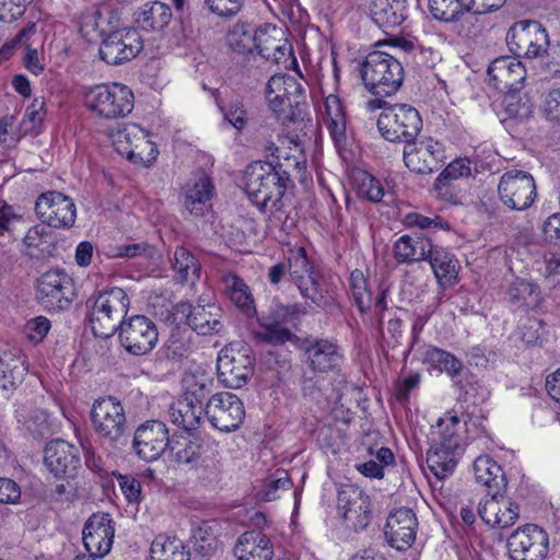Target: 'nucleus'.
<instances>
[{
	"label": "nucleus",
	"mask_w": 560,
	"mask_h": 560,
	"mask_svg": "<svg viewBox=\"0 0 560 560\" xmlns=\"http://www.w3.org/2000/svg\"><path fill=\"white\" fill-rule=\"evenodd\" d=\"M171 441L164 422L148 420L135 430L132 450L139 458L153 462L170 448Z\"/></svg>",
	"instance_id": "20"
},
{
	"label": "nucleus",
	"mask_w": 560,
	"mask_h": 560,
	"mask_svg": "<svg viewBox=\"0 0 560 560\" xmlns=\"http://www.w3.org/2000/svg\"><path fill=\"white\" fill-rule=\"evenodd\" d=\"M369 10L372 21L385 33L401 25L408 15L406 0H373Z\"/></svg>",
	"instance_id": "35"
},
{
	"label": "nucleus",
	"mask_w": 560,
	"mask_h": 560,
	"mask_svg": "<svg viewBox=\"0 0 560 560\" xmlns=\"http://www.w3.org/2000/svg\"><path fill=\"white\" fill-rule=\"evenodd\" d=\"M203 451L202 439L195 435L182 436L180 439H172L170 452L174 460L182 466L195 468L198 466Z\"/></svg>",
	"instance_id": "44"
},
{
	"label": "nucleus",
	"mask_w": 560,
	"mask_h": 560,
	"mask_svg": "<svg viewBox=\"0 0 560 560\" xmlns=\"http://www.w3.org/2000/svg\"><path fill=\"white\" fill-rule=\"evenodd\" d=\"M113 256L116 258H152L154 255V247L150 245L148 242H140L118 245L113 249Z\"/></svg>",
	"instance_id": "58"
},
{
	"label": "nucleus",
	"mask_w": 560,
	"mask_h": 560,
	"mask_svg": "<svg viewBox=\"0 0 560 560\" xmlns=\"http://www.w3.org/2000/svg\"><path fill=\"white\" fill-rule=\"evenodd\" d=\"M432 240L423 232L405 234L394 244L393 253L397 264L411 265L427 260L432 249Z\"/></svg>",
	"instance_id": "33"
},
{
	"label": "nucleus",
	"mask_w": 560,
	"mask_h": 560,
	"mask_svg": "<svg viewBox=\"0 0 560 560\" xmlns=\"http://www.w3.org/2000/svg\"><path fill=\"white\" fill-rule=\"evenodd\" d=\"M351 296L361 313L370 311L372 293L368 287V280L359 269L353 270L349 278Z\"/></svg>",
	"instance_id": "52"
},
{
	"label": "nucleus",
	"mask_w": 560,
	"mask_h": 560,
	"mask_svg": "<svg viewBox=\"0 0 560 560\" xmlns=\"http://www.w3.org/2000/svg\"><path fill=\"white\" fill-rule=\"evenodd\" d=\"M50 327L51 325L48 318L37 316L25 324L24 334L31 341L40 342L48 334Z\"/></svg>",
	"instance_id": "61"
},
{
	"label": "nucleus",
	"mask_w": 560,
	"mask_h": 560,
	"mask_svg": "<svg viewBox=\"0 0 560 560\" xmlns=\"http://www.w3.org/2000/svg\"><path fill=\"white\" fill-rule=\"evenodd\" d=\"M192 310L194 305H191L189 302L180 301L173 305L171 310H167L164 319L170 325L175 326L173 330L180 331L182 325H187L190 327Z\"/></svg>",
	"instance_id": "56"
},
{
	"label": "nucleus",
	"mask_w": 560,
	"mask_h": 560,
	"mask_svg": "<svg viewBox=\"0 0 560 560\" xmlns=\"http://www.w3.org/2000/svg\"><path fill=\"white\" fill-rule=\"evenodd\" d=\"M417 528L418 520L415 512L409 508H399L388 515L385 536L393 548L405 551L413 544Z\"/></svg>",
	"instance_id": "28"
},
{
	"label": "nucleus",
	"mask_w": 560,
	"mask_h": 560,
	"mask_svg": "<svg viewBox=\"0 0 560 560\" xmlns=\"http://www.w3.org/2000/svg\"><path fill=\"white\" fill-rule=\"evenodd\" d=\"M173 270L176 273L177 280L186 282L199 278L200 264L191 252L183 246L176 247L174 252Z\"/></svg>",
	"instance_id": "49"
},
{
	"label": "nucleus",
	"mask_w": 560,
	"mask_h": 560,
	"mask_svg": "<svg viewBox=\"0 0 560 560\" xmlns=\"http://www.w3.org/2000/svg\"><path fill=\"white\" fill-rule=\"evenodd\" d=\"M44 98H35L26 108L23 124L26 131L38 132L46 117Z\"/></svg>",
	"instance_id": "55"
},
{
	"label": "nucleus",
	"mask_w": 560,
	"mask_h": 560,
	"mask_svg": "<svg viewBox=\"0 0 560 560\" xmlns=\"http://www.w3.org/2000/svg\"><path fill=\"white\" fill-rule=\"evenodd\" d=\"M305 314L306 307L300 303L275 304L267 315L256 317L259 328L253 330V336L257 341L271 346L293 341L298 337L289 326L296 327Z\"/></svg>",
	"instance_id": "8"
},
{
	"label": "nucleus",
	"mask_w": 560,
	"mask_h": 560,
	"mask_svg": "<svg viewBox=\"0 0 560 560\" xmlns=\"http://www.w3.org/2000/svg\"><path fill=\"white\" fill-rule=\"evenodd\" d=\"M508 300L511 304L534 308L539 303V292L536 285L524 279H516L508 288Z\"/></svg>",
	"instance_id": "48"
},
{
	"label": "nucleus",
	"mask_w": 560,
	"mask_h": 560,
	"mask_svg": "<svg viewBox=\"0 0 560 560\" xmlns=\"http://www.w3.org/2000/svg\"><path fill=\"white\" fill-rule=\"evenodd\" d=\"M287 260L289 276L303 299L323 310L337 307L334 292L322 282V277L314 270L304 247L290 248Z\"/></svg>",
	"instance_id": "4"
},
{
	"label": "nucleus",
	"mask_w": 560,
	"mask_h": 560,
	"mask_svg": "<svg viewBox=\"0 0 560 560\" xmlns=\"http://www.w3.org/2000/svg\"><path fill=\"white\" fill-rule=\"evenodd\" d=\"M180 331L172 330L168 340L164 346L165 357L173 361H179L189 353L190 346L179 338Z\"/></svg>",
	"instance_id": "59"
},
{
	"label": "nucleus",
	"mask_w": 560,
	"mask_h": 560,
	"mask_svg": "<svg viewBox=\"0 0 560 560\" xmlns=\"http://www.w3.org/2000/svg\"><path fill=\"white\" fill-rule=\"evenodd\" d=\"M304 89L289 74H275L266 84V100L282 125L304 120Z\"/></svg>",
	"instance_id": "6"
},
{
	"label": "nucleus",
	"mask_w": 560,
	"mask_h": 560,
	"mask_svg": "<svg viewBox=\"0 0 560 560\" xmlns=\"http://www.w3.org/2000/svg\"><path fill=\"white\" fill-rule=\"evenodd\" d=\"M171 8L161 1H149L135 13V21L144 31H162L172 20Z\"/></svg>",
	"instance_id": "40"
},
{
	"label": "nucleus",
	"mask_w": 560,
	"mask_h": 560,
	"mask_svg": "<svg viewBox=\"0 0 560 560\" xmlns=\"http://www.w3.org/2000/svg\"><path fill=\"white\" fill-rule=\"evenodd\" d=\"M338 512L354 530L368 527L372 520L371 501L362 489L353 485H347L338 491Z\"/></svg>",
	"instance_id": "21"
},
{
	"label": "nucleus",
	"mask_w": 560,
	"mask_h": 560,
	"mask_svg": "<svg viewBox=\"0 0 560 560\" xmlns=\"http://www.w3.org/2000/svg\"><path fill=\"white\" fill-rule=\"evenodd\" d=\"M460 420L455 412L448 411L436 421L431 433V446L427 452L430 470L444 479L457 465V455L462 450Z\"/></svg>",
	"instance_id": "2"
},
{
	"label": "nucleus",
	"mask_w": 560,
	"mask_h": 560,
	"mask_svg": "<svg viewBox=\"0 0 560 560\" xmlns=\"http://www.w3.org/2000/svg\"><path fill=\"white\" fill-rule=\"evenodd\" d=\"M190 541L194 552L202 558L210 557L218 548L213 526L208 522H202L192 527Z\"/></svg>",
	"instance_id": "50"
},
{
	"label": "nucleus",
	"mask_w": 560,
	"mask_h": 560,
	"mask_svg": "<svg viewBox=\"0 0 560 560\" xmlns=\"http://www.w3.org/2000/svg\"><path fill=\"white\" fill-rule=\"evenodd\" d=\"M117 151L135 164L155 161L159 151L149 139V133L137 124H129L119 130L115 141Z\"/></svg>",
	"instance_id": "22"
},
{
	"label": "nucleus",
	"mask_w": 560,
	"mask_h": 560,
	"mask_svg": "<svg viewBox=\"0 0 560 560\" xmlns=\"http://www.w3.org/2000/svg\"><path fill=\"white\" fill-rule=\"evenodd\" d=\"M471 175L470 161L468 159H455L440 173L435 179V189L442 190L451 180L467 178Z\"/></svg>",
	"instance_id": "53"
},
{
	"label": "nucleus",
	"mask_w": 560,
	"mask_h": 560,
	"mask_svg": "<svg viewBox=\"0 0 560 560\" xmlns=\"http://www.w3.org/2000/svg\"><path fill=\"white\" fill-rule=\"evenodd\" d=\"M182 190L184 207L191 215L205 217L212 210L214 185L212 178L206 172L196 173Z\"/></svg>",
	"instance_id": "27"
},
{
	"label": "nucleus",
	"mask_w": 560,
	"mask_h": 560,
	"mask_svg": "<svg viewBox=\"0 0 560 560\" xmlns=\"http://www.w3.org/2000/svg\"><path fill=\"white\" fill-rule=\"evenodd\" d=\"M326 126L337 145L346 141V115L340 98L330 94L325 102Z\"/></svg>",
	"instance_id": "45"
},
{
	"label": "nucleus",
	"mask_w": 560,
	"mask_h": 560,
	"mask_svg": "<svg viewBox=\"0 0 560 560\" xmlns=\"http://www.w3.org/2000/svg\"><path fill=\"white\" fill-rule=\"evenodd\" d=\"M130 298L118 287L101 291L91 305L90 325L95 337L107 339L114 336L122 319L128 318Z\"/></svg>",
	"instance_id": "5"
},
{
	"label": "nucleus",
	"mask_w": 560,
	"mask_h": 560,
	"mask_svg": "<svg viewBox=\"0 0 560 560\" xmlns=\"http://www.w3.org/2000/svg\"><path fill=\"white\" fill-rule=\"evenodd\" d=\"M427 260L441 285L453 284L457 277L458 260L444 247L432 245Z\"/></svg>",
	"instance_id": "42"
},
{
	"label": "nucleus",
	"mask_w": 560,
	"mask_h": 560,
	"mask_svg": "<svg viewBox=\"0 0 560 560\" xmlns=\"http://www.w3.org/2000/svg\"><path fill=\"white\" fill-rule=\"evenodd\" d=\"M238 560H271L273 545L268 536L259 530L245 532L234 547Z\"/></svg>",
	"instance_id": "36"
},
{
	"label": "nucleus",
	"mask_w": 560,
	"mask_h": 560,
	"mask_svg": "<svg viewBox=\"0 0 560 560\" xmlns=\"http://www.w3.org/2000/svg\"><path fill=\"white\" fill-rule=\"evenodd\" d=\"M222 311L214 303L194 305L190 323L191 330L201 336L219 334L223 330Z\"/></svg>",
	"instance_id": "39"
},
{
	"label": "nucleus",
	"mask_w": 560,
	"mask_h": 560,
	"mask_svg": "<svg viewBox=\"0 0 560 560\" xmlns=\"http://www.w3.org/2000/svg\"><path fill=\"white\" fill-rule=\"evenodd\" d=\"M479 517L489 526L508 528L512 526L520 516V508L516 503L499 497H490L478 505Z\"/></svg>",
	"instance_id": "31"
},
{
	"label": "nucleus",
	"mask_w": 560,
	"mask_h": 560,
	"mask_svg": "<svg viewBox=\"0 0 560 560\" xmlns=\"http://www.w3.org/2000/svg\"><path fill=\"white\" fill-rule=\"evenodd\" d=\"M377 129L387 141L406 144L419 136L422 118L409 104L388 105L377 118Z\"/></svg>",
	"instance_id": "10"
},
{
	"label": "nucleus",
	"mask_w": 560,
	"mask_h": 560,
	"mask_svg": "<svg viewBox=\"0 0 560 560\" xmlns=\"http://www.w3.org/2000/svg\"><path fill=\"white\" fill-rule=\"evenodd\" d=\"M476 482L486 488L488 495L499 497L506 489L508 480L502 467L489 455L478 456L472 465Z\"/></svg>",
	"instance_id": "32"
},
{
	"label": "nucleus",
	"mask_w": 560,
	"mask_h": 560,
	"mask_svg": "<svg viewBox=\"0 0 560 560\" xmlns=\"http://www.w3.org/2000/svg\"><path fill=\"white\" fill-rule=\"evenodd\" d=\"M75 298L74 280L63 269H50L37 279V299L49 311L68 310Z\"/></svg>",
	"instance_id": "12"
},
{
	"label": "nucleus",
	"mask_w": 560,
	"mask_h": 560,
	"mask_svg": "<svg viewBox=\"0 0 560 560\" xmlns=\"http://www.w3.org/2000/svg\"><path fill=\"white\" fill-rule=\"evenodd\" d=\"M361 196L365 197L372 202L382 201L385 192L382 183L374 176L364 173L359 188Z\"/></svg>",
	"instance_id": "60"
},
{
	"label": "nucleus",
	"mask_w": 560,
	"mask_h": 560,
	"mask_svg": "<svg viewBox=\"0 0 560 560\" xmlns=\"http://www.w3.org/2000/svg\"><path fill=\"white\" fill-rule=\"evenodd\" d=\"M114 537V521L108 513L97 512L85 521L82 529V540L84 548L91 556L105 557L112 549Z\"/></svg>",
	"instance_id": "24"
},
{
	"label": "nucleus",
	"mask_w": 560,
	"mask_h": 560,
	"mask_svg": "<svg viewBox=\"0 0 560 560\" xmlns=\"http://www.w3.org/2000/svg\"><path fill=\"white\" fill-rule=\"evenodd\" d=\"M205 7L217 16L231 19L244 7V0H203Z\"/></svg>",
	"instance_id": "57"
},
{
	"label": "nucleus",
	"mask_w": 560,
	"mask_h": 560,
	"mask_svg": "<svg viewBox=\"0 0 560 560\" xmlns=\"http://www.w3.org/2000/svg\"><path fill=\"white\" fill-rule=\"evenodd\" d=\"M184 385L183 398H187L195 405L205 406V401L212 393L213 380L206 373H191L185 376Z\"/></svg>",
	"instance_id": "47"
},
{
	"label": "nucleus",
	"mask_w": 560,
	"mask_h": 560,
	"mask_svg": "<svg viewBox=\"0 0 560 560\" xmlns=\"http://www.w3.org/2000/svg\"><path fill=\"white\" fill-rule=\"evenodd\" d=\"M226 43L237 54L252 52L255 48L262 58H270L267 48H262L258 43L257 28L249 23H235L228 32Z\"/></svg>",
	"instance_id": "38"
},
{
	"label": "nucleus",
	"mask_w": 560,
	"mask_h": 560,
	"mask_svg": "<svg viewBox=\"0 0 560 560\" xmlns=\"http://www.w3.org/2000/svg\"><path fill=\"white\" fill-rule=\"evenodd\" d=\"M27 370L26 358L20 349L3 351L0 354V388H16L23 382Z\"/></svg>",
	"instance_id": "37"
},
{
	"label": "nucleus",
	"mask_w": 560,
	"mask_h": 560,
	"mask_svg": "<svg viewBox=\"0 0 560 560\" xmlns=\"http://www.w3.org/2000/svg\"><path fill=\"white\" fill-rule=\"evenodd\" d=\"M423 362L439 372H444L452 377L454 385L462 390L463 384L458 378L463 371L462 361L453 353L441 348L429 346L424 352Z\"/></svg>",
	"instance_id": "41"
},
{
	"label": "nucleus",
	"mask_w": 560,
	"mask_h": 560,
	"mask_svg": "<svg viewBox=\"0 0 560 560\" xmlns=\"http://www.w3.org/2000/svg\"><path fill=\"white\" fill-rule=\"evenodd\" d=\"M405 165L413 173L430 174L443 165L445 160L444 147L441 142L428 137L417 138L404 147Z\"/></svg>",
	"instance_id": "19"
},
{
	"label": "nucleus",
	"mask_w": 560,
	"mask_h": 560,
	"mask_svg": "<svg viewBox=\"0 0 560 560\" xmlns=\"http://www.w3.org/2000/svg\"><path fill=\"white\" fill-rule=\"evenodd\" d=\"M224 118L237 130H243L248 121L247 112L240 101L231 102L224 110Z\"/></svg>",
	"instance_id": "63"
},
{
	"label": "nucleus",
	"mask_w": 560,
	"mask_h": 560,
	"mask_svg": "<svg viewBox=\"0 0 560 560\" xmlns=\"http://www.w3.org/2000/svg\"><path fill=\"white\" fill-rule=\"evenodd\" d=\"M143 40L135 28H117L100 44V58L109 66H120L138 56Z\"/></svg>",
	"instance_id": "16"
},
{
	"label": "nucleus",
	"mask_w": 560,
	"mask_h": 560,
	"mask_svg": "<svg viewBox=\"0 0 560 560\" xmlns=\"http://www.w3.org/2000/svg\"><path fill=\"white\" fill-rule=\"evenodd\" d=\"M86 108L105 119L125 117L133 108L132 91L120 83L98 84L84 92Z\"/></svg>",
	"instance_id": "9"
},
{
	"label": "nucleus",
	"mask_w": 560,
	"mask_h": 560,
	"mask_svg": "<svg viewBox=\"0 0 560 560\" xmlns=\"http://www.w3.org/2000/svg\"><path fill=\"white\" fill-rule=\"evenodd\" d=\"M223 291L232 304L246 318L257 317V308L250 288L238 275L226 272L222 275Z\"/></svg>",
	"instance_id": "34"
},
{
	"label": "nucleus",
	"mask_w": 560,
	"mask_h": 560,
	"mask_svg": "<svg viewBox=\"0 0 560 560\" xmlns=\"http://www.w3.org/2000/svg\"><path fill=\"white\" fill-rule=\"evenodd\" d=\"M508 93L509 94L504 97L503 105L509 117L521 121L529 118L533 113V104L529 100H523L516 96L514 92Z\"/></svg>",
	"instance_id": "54"
},
{
	"label": "nucleus",
	"mask_w": 560,
	"mask_h": 560,
	"mask_svg": "<svg viewBox=\"0 0 560 560\" xmlns=\"http://www.w3.org/2000/svg\"><path fill=\"white\" fill-rule=\"evenodd\" d=\"M290 167L304 170L305 162L287 158L284 163L279 161L250 163L244 172V185L253 202L262 210L268 207L280 210L282 197L287 189L293 186Z\"/></svg>",
	"instance_id": "1"
},
{
	"label": "nucleus",
	"mask_w": 560,
	"mask_h": 560,
	"mask_svg": "<svg viewBox=\"0 0 560 560\" xmlns=\"http://www.w3.org/2000/svg\"><path fill=\"white\" fill-rule=\"evenodd\" d=\"M466 0H429L432 16L442 22H456L468 11Z\"/></svg>",
	"instance_id": "51"
},
{
	"label": "nucleus",
	"mask_w": 560,
	"mask_h": 560,
	"mask_svg": "<svg viewBox=\"0 0 560 560\" xmlns=\"http://www.w3.org/2000/svg\"><path fill=\"white\" fill-rule=\"evenodd\" d=\"M206 416L213 428L223 431H235L243 423L245 408L242 400L230 392L212 395L206 404Z\"/></svg>",
	"instance_id": "17"
},
{
	"label": "nucleus",
	"mask_w": 560,
	"mask_h": 560,
	"mask_svg": "<svg viewBox=\"0 0 560 560\" xmlns=\"http://www.w3.org/2000/svg\"><path fill=\"white\" fill-rule=\"evenodd\" d=\"M498 194L501 202L509 209L526 210L537 197L534 177L524 171H508L500 178Z\"/></svg>",
	"instance_id": "14"
},
{
	"label": "nucleus",
	"mask_w": 560,
	"mask_h": 560,
	"mask_svg": "<svg viewBox=\"0 0 560 560\" xmlns=\"http://www.w3.org/2000/svg\"><path fill=\"white\" fill-rule=\"evenodd\" d=\"M117 481L129 503H138L141 501V483L136 477L131 475H118Z\"/></svg>",
	"instance_id": "62"
},
{
	"label": "nucleus",
	"mask_w": 560,
	"mask_h": 560,
	"mask_svg": "<svg viewBox=\"0 0 560 560\" xmlns=\"http://www.w3.org/2000/svg\"><path fill=\"white\" fill-rule=\"evenodd\" d=\"M203 413L206 415V406L195 405L183 397L173 402L168 408L171 422L186 432L199 427Z\"/></svg>",
	"instance_id": "43"
},
{
	"label": "nucleus",
	"mask_w": 560,
	"mask_h": 560,
	"mask_svg": "<svg viewBox=\"0 0 560 560\" xmlns=\"http://www.w3.org/2000/svg\"><path fill=\"white\" fill-rule=\"evenodd\" d=\"M361 78L374 95L390 96L401 86L405 71L401 62L390 54L375 50L361 65Z\"/></svg>",
	"instance_id": "7"
},
{
	"label": "nucleus",
	"mask_w": 560,
	"mask_h": 560,
	"mask_svg": "<svg viewBox=\"0 0 560 560\" xmlns=\"http://www.w3.org/2000/svg\"><path fill=\"white\" fill-rule=\"evenodd\" d=\"M91 424L102 445L122 450L129 441V427L125 408L114 396L96 399L90 411Z\"/></svg>",
	"instance_id": "3"
},
{
	"label": "nucleus",
	"mask_w": 560,
	"mask_h": 560,
	"mask_svg": "<svg viewBox=\"0 0 560 560\" xmlns=\"http://www.w3.org/2000/svg\"><path fill=\"white\" fill-rule=\"evenodd\" d=\"M151 560H190V552L176 538L156 537L150 548Z\"/></svg>",
	"instance_id": "46"
},
{
	"label": "nucleus",
	"mask_w": 560,
	"mask_h": 560,
	"mask_svg": "<svg viewBox=\"0 0 560 560\" xmlns=\"http://www.w3.org/2000/svg\"><path fill=\"white\" fill-rule=\"evenodd\" d=\"M35 212L43 224L56 229L71 228L77 218L73 200L62 192H43L35 202Z\"/></svg>",
	"instance_id": "18"
},
{
	"label": "nucleus",
	"mask_w": 560,
	"mask_h": 560,
	"mask_svg": "<svg viewBox=\"0 0 560 560\" xmlns=\"http://www.w3.org/2000/svg\"><path fill=\"white\" fill-rule=\"evenodd\" d=\"M546 534L534 524L517 528L508 539L511 560H537L545 551Z\"/></svg>",
	"instance_id": "26"
},
{
	"label": "nucleus",
	"mask_w": 560,
	"mask_h": 560,
	"mask_svg": "<svg viewBox=\"0 0 560 560\" xmlns=\"http://www.w3.org/2000/svg\"><path fill=\"white\" fill-rule=\"evenodd\" d=\"M116 334L120 346L136 357L149 354L159 340L155 323L144 315H132L122 319Z\"/></svg>",
	"instance_id": "13"
},
{
	"label": "nucleus",
	"mask_w": 560,
	"mask_h": 560,
	"mask_svg": "<svg viewBox=\"0 0 560 560\" xmlns=\"http://www.w3.org/2000/svg\"><path fill=\"white\" fill-rule=\"evenodd\" d=\"M44 464L58 478H73L81 467L79 450L65 440H54L44 450Z\"/></svg>",
	"instance_id": "25"
},
{
	"label": "nucleus",
	"mask_w": 560,
	"mask_h": 560,
	"mask_svg": "<svg viewBox=\"0 0 560 560\" xmlns=\"http://www.w3.org/2000/svg\"><path fill=\"white\" fill-rule=\"evenodd\" d=\"M506 44L514 55L535 58L546 51L549 40L546 30L539 22L523 20L510 27Z\"/></svg>",
	"instance_id": "15"
},
{
	"label": "nucleus",
	"mask_w": 560,
	"mask_h": 560,
	"mask_svg": "<svg viewBox=\"0 0 560 560\" xmlns=\"http://www.w3.org/2000/svg\"><path fill=\"white\" fill-rule=\"evenodd\" d=\"M26 9V0H0V21L13 22L21 18Z\"/></svg>",
	"instance_id": "64"
},
{
	"label": "nucleus",
	"mask_w": 560,
	"mask_h": 560,
	"mask_svg": "<svg viewBox=\"0 0 560 560\" xmlns=\"http://www.w3.org/2000/svg\"><path fill=\"white\" fill-rule=\"evenodd\" d=\"M117 30V19L107 8L93 4L80 15V34L89 43L102 42Z\"/></svg>",
	"instance_id": "29"
},
{
	"label": "nucleus",
	"mask_w": 560,
	"mask_h": 560,
	"mask_svg": "<svg viewBox=\"0 0 560 560\" xmlns=\"http://www.w3.org/2000/svg\"><path fill=\"white\" fill-rule=\"evenodd\" d=\"M300 349L304 353V362L314 373H328L340 369L343 355L336 342L308 337L302 340Z\"/></svg>",
	"instance_id": "23"
},
{
	"label": "nucleus",
	"mask_w": 560,
	"mask_h": 560,
	"mask_svg": "<svg viewBox=\"0 0 560 560\" xmlns=\"http://www.w3.org/2000/svg\"><path fill=\"white\" fill-rule=\"evenodd\" d=\"M254 364L255 358L247 345L226 346L218 357V378L225 387L241 388L253 375Z\"/></svg>",
	"instance_id": "11"
},
{
	"label": "nucleus",
	"mask_w": 560,
	"mask_h": 560,
	"mask_svg": "<svg viewBox=\"0 0 560 560\" xmlns=\"http://www.w3.org/2000/svg\"><path fill=\"white\" fill-rule=\"evenodd\" d=\"M489 82L501 91H518L525 79L526 69L523 63L513 57L502 56L494 59L488 67Z\"/></svg>",
	"instance_id": "30"
}]
</instances>
